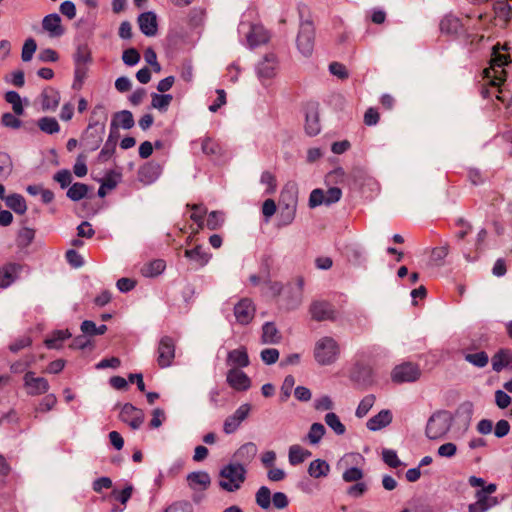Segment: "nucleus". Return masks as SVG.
<instances>
[{
  "mask_svg": "<svg viewBox=\"0 0 512 512\" xmlns=\"http://www.w3.org/2000/svg\"><path fill=\"white\" fill-rule=\"evenodd\" d=\"M166 264L164 260L156 259L145 263L141 267V274L145 277H155L160 275L165 270Z\"/></svg>",
  "mask_w": 512,
  "mask_h": 512,
  "instance_id": "obj_31",
  "label": "nucleus"
},
{
  "mask_svg": "<svg viewBox=\"0 0 512 512\" xmlns=\"http://www.w3.org/2000/svg\"><path fill=\"white\" fill-rule=\"evenodd\" d=\"M296 210H297V208L280 207V211L278 214V225L279 226L290 225L295 219Z\"/></svg>",
  "mask_w": 512,
  "mask_h": 512,
  "instance_id": "obj_44",
  "label": "nucleus"
},
{
  "mask_svg": "<svg viewBox=\"0 0 512 512\" xmlns=\"http://www.w3.org/2000/svg\"><path fill=\"white\" fill-rule=\"evenodd\" d=\"M419 367L412 363H403L396 366L391 374L392 380L396 383L413 382L420 378Z\"/></svg>",
  "mask_w": 512,
  "mask_h": 512,
  "instance_id": "obj_9",
  "label": "nucleus"
},
{
  "mask_svg": "<svg viewBox=\"0 0 512 512\" xmlns=\"http://www.w3.org/2000/svg\"><path fill=\"white\" fill-rule=\"evenodd\" d=\"M310 313L316 321L335 320L336 311L333 306L326 301H315L310 306Z\"/></svg>",
  "mask_w": 512,
  "mask_h": 512,
  "instance_id": "obj_14",
  "label": "nucleus"
},
{
  "mask_svg": "<svg viewBox=\"0 0 512 512\" xmlns=\"http://www.w3.org/2000/svg\"><path fill=\"white\" fill-rule=\"evenodd\" d=\"M295 385V379L292 375H288L285 377L283 384L281 386V400L286 401L292 392V389Z\"/></svg>",
  "mask_w": 512,
  "mask_h": 512,
  "instance_id": "obj_56",
  "label": "nucleus"
},
{
  "mask_svg": "<svg viewBox=\"0 0 512 512\" xmlns=\"http://www.w3.org/2000/svg\"><path fill=\"white\" fill-rule=\"evenodd\" d=\"M497 489L493 483L486 485L475 494L476 502L469 505V512H485L498 504L497 497L491 496Z\"/></svg>",
  "mask_w": 512,
  "mask_h": 512,
  "instance_id": "obj_5",
  "label": "nucleus"
},
{
  "mask_svg": "<svg viewBox=\"0 0 512 512\" xmlns=\"http://www.w3.org/2000/svg\"><path fill=\"white\" fill-rule=\"evenodd\" d=\"M437 452H438V455L441 457L451 458L456 454L457 446L454 443L448 442V443L442 444L438 448Z\"/></svg>",
  "mask_w": 512,
  "mask_h": 512,
  "instance_id": "obj_61",
  "label": "nucleus"
},
{
  "mask_svg": "<svg viewBox=\"0 0 512 512\" xmlns=\"http://www.w3.org/2000/svg\"><path fill=\"white\" fill-rule=\"evenodd\" d=\"M281 339L280 332L272 322H267L262 326V342L264 344L278 343Z\"/></svg>",
  "mask_w": 512,
  "mask_h": 512,
  "instance_id": "obj_32",
  "label": "nucleus"
},
{
  "mask_svg": "<svg viewBox=\"0 0 512 512\" xmlns=\"http://www.w3.org/2000/svg\"><path fill=\"white\" fill-rule=\"evenodd\" d=\"M57 403V398L53 394L46 395L39 404L38 410L46 412L51 410Z\"/></svg>",
  "mask_w": 512,
  "mask_h": 512,
  "instance_id": "obj_63",
  "label": "nucleus"
},
{
  "mask_svg": "<svg viewBox=\"0 0 512 512\" xmlns=\"http://www.w3.org/2000/svg\"><path fill=\"white\" fill-rule=\"evenodd\" d=\"M187 484L193 491H205L211 484L210 476L207 472H191L187 475Z\"/></svg>",
  "mask_w": 512,
  "mask_h": 512,
  "instance_id": "obj_20",
  "label": "nucleus"
},
{
  "mask_svg": "<svg viewBox=\"0 0 512 512\" xmlns=\"http://www.w3.org/2000/svg\"><path fill=\"white\" fill-rule=\"evenodd\" d=\"M132 493H133V486L132 485H127L124 489L122 490H116L114 489L112 492H111V497L116 500V501H119L121 503V505L123 506L120 511H123L126 507V504L127 502L129 501V499L131 498L132 496Z\"/></svg>",
  "mask_w": 512,
  "mask_h": 512,
  "instance_id": "obj_40",
  "label": "nucleus"
},
{
  "mask_svg": "<svg viewBox=\"0 0 512 512\" xmlns=\"http://www.w3.org/2000/svg\"><path fill=\"white\" fill-rule=\"evenodd\" d=\"M325 422L338 435H342L346 431V428L340 421L339 417L333 412L326 414Z\"/></svg>",
  "mask_w": 512,
  "mask_h": 512,
  "instance_id": "obj_45",
  "label": "nucleus"
},
{
  "mask_svg": "<svg viewBox=\"0 0 512 512\" xmlns=\"http://www.w3.org/2000/svg\"><path fill=\"white\" fill-rule=\"evenodd\" d=\"M297 46L300 52L305 56L312 53L314 46V31L310 24L306 23L301 26L297 37Z\"/></svg>",
  "mask_w": 512,
  "mask_h": 512,
  "instance_id": "obj_12",
  "label": "nucleus"
},
{
  "mask_svg": "<svg viewBox=\"0 0 512 512\" xmlns=\"http://www.w3.org/2000/svg\"><path fill=\"white\" fill-rule=\"evenodd\" d=\"M114 122L117 126L124 129H130L134 126V118L130 111L123 110L118 112L114 117Z\"/></svg>",
  "mask_w": 512,
  "mask_h": 512,
  "instance_id": "obj_42",
  "label": "nucleus"
},
{
  "mask_svg": "<svg viewBox=\"0 0 512 512\" xmlns=\"http://www.w3.org/2000/svg\"><path fill=\"white\" fill-rule=\"evenodd\" d=\"M342 196V191L337 187L329 188L324 192L325 204L338 202Z\"/></svg>",
  "mask_w": 512,
  "mask_h": 512,
  "instance_id": "obj_62",
  "label": "nucleus"
},
{
  "mask_svg": "<svg viewBox=\"0 0 512 512\" xmlns=\"http://www.w3.org/2000/svg\"><path fill=\"white\" fill-rule=\"evenodd\" d=\"M37 125L42 132L47 134H55L60 131V125L53 117H42L38 120Z\"/></svg>",
  "mask_w": 512,
  "mask_h": 512,
  "instance_id": "obj_37",
  "label": "nucleus"
},
{
  "mask_svg": "<svg viewBox=\"0 0 512 512\" xmlns=\"http://www.w3.org/2000/svg\"><path fill=\"white\" fill-rule=\"evenodd\" d=\"M61 100L58 90L46 87L40 95V104L44 111H55Z\"/></svg>",
  "mask_w": 512,
  "mask_h": 512,
  "instance_id": "obj_19",
  "label": "nucleus"
},
{
  "mask_svg": "<svg viewBox=\"0 0 512 512\" xmlns=\"http://www.w3.org/2000/svg\"><path fill=\"white\" fill-rule=\"evenodd\" d=\"M223 221V215L219 212L214 211L208 215L206 223L204 225L210 230H215L222 225Z\"/></svg>",
  "mask_w": 512,
  "mask_h": 512,
  "instance_id": "obj_53",
  "label": "nucleus"
},
{
  "mask_svg": "<svg viewBox=\"0 0 512 512\" xmlns=\"http://www.w3.org/2000/svg\"><path fill=\"white\" fill-rule=\"evenodd\" d=\"M6 205L15 213L24 214L27 210L25 199L20 194H11L5 198Z\"/></svg>",
  "mask_w": 512,
  "mask_h": 512,
  "instance_id": "obj_34",
  "label": "nucleus"
},
{
  "mask_svg": "<svg viewBox=\"0 0 512 512\" xmlns=\"http://www.w3.org/2000/svg\"><path fill=\"white\" fill-rule=\"evenodd\" d=\"M440 29L442 32L452 35H462L466 36V25L465 21L462 22L459 18L454 16H446L442 19L440 23Z\"/></svg>",
  "mask_w": 512,
  "mask_h": 512,
  "instance_id": "obj_21",
  "label": "nucleus"
},
{
  "mask_svg": "<svg viewBox=\"0 0 512 512\" xmlns=\"http://www.w3.org/2000/svg\"><path fill=\"white\" fill-rule=\"evenodd\" d=\"M508 367L512 368V352L509 349H500L492 357V368L494 371L500 372Z\"/></svg>",
  "mask_w": 512,
  "mask_h": 512,
  "instance_id": "obj_25",
  "label": "nucleus"
},
{
  "mask_svg": "<svg viewBox=\"0 0 512 512\" xmlns=\"http://www.w3.org/2000/svg\"><path fill=\"white\" fill-rule=\"evenodd\" d=\"M449 417L445 412L434 413L428 420L426 435L430 439H439L449 430Z\"/></svg>",
  "mask_w": 512,
  "mask_h": 512,
  "instance_id": "obj_6",
  "label": "nucleus"
},
{
  "mask_svg": "<svg viewBox=\"0 0 512 512\" xmlns=\"http://www.w3.org/2000/svg\"><path fill=\"white\" fill-rule=\"evenodd\" d=\"M258 451L257 446L252 443L248 442L243 444L234 454V457L237 461L248 464L250 463L254 457L256 456Z\"/></svg>",
  "mask_w": 512,
  "mask_h": 512,
  "instance_id": "obj_29",
  "label": "nucleus"
},
{
  "mask_svg": "<svg viewBox=\"0 0 512 512\" xmlns=\"http://www.w3.org/2000/svg\"><path fill=\"white\" fill-rule=\"evenodd\" d=\"M329 471V464L321 459L312 461L308 468V473L313 478L325 477L328 475Z\"/></svg>",
  "mask_w": 512,
  "mask_h": 512,
  "instance_id": "obj_33",
  "label": "nucleus"
},
{
  "mask_svg": "<svg viewBox=\"0 0 512 512\" xmlns=\"http://www.w3.org/2000/svg\"><path fill=\"white\" fill-rule=\"evenodd\" d=\"M246 470L240 463H230L220 472V486L226 491L238 490L245 481Z\"/></svg>",
  "mask_w": 512,
  "mask_h": 512,
  "instance_id": "obj_3",
  "label": "nucleus"
},
{
  "mask_svg": "<svg viewBox=\"0 0 512 512\" xmlns=\"http://www.w3.org/2000/svg\"><path fill=\"white\" fill-rule=\"evenodd\" d=\"M270 499H271L270 490L267 487L262 486L256 493L257 504L260 507L267 509L270 506Z\"/></svg>",
  "mask_w": 512,
  "mask_h": 512,
  "instance_id": "obj_51",
  "label": "nucleus"
},
{
  "mask_svg": "<svg viewBox=\"0 0 512 512\" xmlns=\"http://www.w3.org/2000/svg\"><path fill=\"white\" fill-rule=\"evenodd\" d=\"M18 117L15 113H4L1 117V124L8 128L18 129L22 125V121Z\"/></svg>",
  "mask_w": 512,
  "mask_h": 512,
  "instance_id": "obj_50",
  "label": "nucleus"
},
{
  "mask_svg": "<svg viewBox=\"0 0 512 512\" xmlns=\"http://www.w3.org/2000/svg\"><path fill=\"white\" fill-rule=\"evenodd\" d=\"M340 355V346L332 337H322L314 348V357L320 365L333 364Z\"/></svg>",
  "mask_w": 512,
  "mask_h": 512,
  "instance_id": "obj_4",
  "label": "nucleus"
},
{
  "mask_svg": "<svg viewBox=\"0 0 512 512\" xmlns=\"http://www.w3.org/2000/svg\"><path fill=\"white\" fill-rule=\"evenodd\" d=\"M165 512H192V507L187 502H176L170 505Z\"/></svg>",
  "mask_w": 512,
  "mask_h": 512,
  "instance_id": "obj_64",
  "label": "nucleus"
},
{
  "mask_svg": "<svg viewBox=\"0 0 512 512\" xmlns=\"http://www.w3.org/2000/svg\"><path fill=\"white\" fill-rule=\"evenodd\" d=\"M42 28L49 34L51 38H58L65 32L61 24V17L58 14H49L42 20Z\"/></svg>",
  "mask_w": 512,
  "mask_h": 512,
  "instance_id": "obj_18",
  "label": "nucleus"
},
{
  "mask_svg": "<svg viewBox=\"0 0 512 512\" xmlns=\"http://www.w3.org/2000/svg\"><path fill=\"white\" fill-rule=\"evenodd\" d=\"M251 411L249 404H242L233 415L227 417L223 424V431L226 434L234 433L241 425V423L248 417Z\"/></svg>",
  "mask_w": 512,
  "mask_h": 512,
  "instance_id": "obj_11",
  "label": "nucleus"
},
{
  "mask_svg": "<svg viewBox=\"0 0 512 512\" xmlns=\"http://www.w3.org/2000/svg\"><path fill=\"white\" fill-rule=\"evenodd\" d=\"M69 337L70 334L67 330H59L54 332L49 338L45 340V345L50 349H58L62 346L63 341Z\"/></svg>",
  "mask_w": 512,
  "mask_h": 512,
  "instance_id": "obj_38",
  "label": "nucleus"
},
{
  "mask_svg": "<svg viewBox=\"0 0 512 512\" xmlns=\"http://www.w3.org/2000/svg\"><path fill=\"white\" fill-rule=\"evenodd\" d=\"M191 208L192 213L190 215L191 220H193L197 225V229L193 231V234H196L199 232V230L203 229L204 227V216L206 214V208L202 205H187Z\"/></svg>",
  "mask_w": 512,
  "mask_h": 512,
  "instance_id": "obj_36",
  "label": "nucleus"
},
{
  "mask_svg": "<svg viewBox=\"0 0 512 512\" xmlns=\"http://www.w3.org/2000/svg\"><path fill=\"white\" fill-rule=\"evenodd\" d=\"M20 266L15 263H7L0 267V288H7L16 279Z\"/></svg>",
  "mask_w": 512,
  "mask_h": 512,
  "instance_id": "obj_24",
  "label": "nucleus"
},
{
  "mask_svg": "<svg viewBox=\"0 0 512 512\" xmlns=\"http://www.w3.org/2000/svg\"><path fill=\"white\" fill-rule=\"evenodd\" d=\"M227 383L237 391L249 389L251 381L249 377L238 368H231L227 373Z\"/></svg>",
  "mask_w": 512,
  "mask_h": 512,
  "instance_id": "obj_16",
  "label": "nucleus"
},
{
  "mask_svg": "<svg viewBox=\"0 0 512 512\" xmlns=\"http://www.w3.org/2000/svg\"><path fill=\"white\" fill-rule=\"evenodd\" d=\"M120 419L133 429H137L143 422L144 414L141 409L127 403L121 409Z\"/></svg>",
  "mask_w": 512,
  "mask_h": 512,
  "instance_id": "obj_15",
  "label": "nucleus"
},
{
  "mask_svg": "<svg viewBox=\"0 0 512 512\" xmlns=\"http://www.w3.org/2000/svg\"><path fill=\"white\" fill-rule=\"evenodd\" d=\"M122 59L126 65L133 66L139 62L140 54L136 49L129 48L123 52Z\"/></svg>",
  "mask_w": 512,
  "mask_h": 512,
  "instance_id": "obj_57",
  "label": "nucleus"
},
{
  "mask_svg": "<svg viewBox=\"0 0 512 512\" xmlns=\"http://www.w3.org/2000/svg\"><path fill=\"white\" fill-rule=\"evenodd\" d=\"M362 478V470L356 467L349 468L343 473V480L345 482H359Z\"/></svg>",
  "mask_w": 512,
  "mask_h": 512,
  "instance_id": "obj_58",
  "label": "nucleus"
},
{
  "mask_svg": "<svg viewBox=\"0 0 512 512\" xmlns=\"http://www.w3.org/2000/svg\"><path fill=\"white\" fill-rule=\"evenodd\" d=\"M324 434H325L324 426L320 423H314L310 427L309 433L307 435V440L311 444H316L321 440V438L323 437Z\"/></svg>",
  "mask_w": 512,
  "mask_h": 512,
  "instance_id": "obj_47",
  "label": "nucleus"
},
{
  "mask_svg": "<svg viewBox=\"0 0 512 512\" xmlns=\"http://www.w3.org/2000/svg\"><path fill=\"white\" fill-rule=\"evenodd\" d=\"M323 203H325L324 191L321 189H314L309 197V206L314 208Z\"/></svg>",
  "mask_w": 512,
  "mask_h": 512,
  "instance_id": "obj_60",
  "label": "nucleus"
},
{
  "mask_svg": "<svg viewBox=\"0 0 512 512\" xmlns=\"http://www.w3.org/2000/svg\"><path fill=\"white\" fill-rule=\"evenodd\" d=\"M279 358V352L275 348L264 349L261 352V359L264 363L270 365L275 363Z\"/></svg>",
  "mask_w": 512,
  "mask_h": 512,
  "instance_id": "obj_59",
  "label": "nucleus"
},
{
  "mask_svg": "<svg viewBox=\"0 0 512 512\" xmlns=\"http://www.w3.org/2000/svg\"><path fill=\"white\" fill-rule=\"evenodd\" d=\"M151 106L161 112L167 111L171 104L173 97L170 94H156L151 95Z\"/></svg>",
  "mask_w": 512,
  "mask_h": 512,
  "instance_id": "obj_35",
  "label": "nucleus"
},
{
  "mask_svg": "<svg viewBox=\"0 0 512 512\" xmlns=\"http://www.w3.org/2000/svg\"><path fill=\"white\" fill-rule=\"evenodd\" d=\"M310 456L311 452L300 445L295 444L290 446L289 448L288 458L289 463L292 466H296L303 463Z\"/></svg>",
  "mask_w": 512,
  "mask_h": 512,
  "instance_id": "obj_30",
  "label": "nucleus"
},
{
  "mask_svg": "<svg viewBox=\"0 0 512 512\" xmlns=\"http://www.w3.org/2000/svg\"><path fill=\"white\" fill-rule=\"evenodd\" d=\"M236 322L240 325H248L255 316L256 307L249 298L240 299L233 309Z\"/></svg>",
  "mask_w": 512,
  "mask_h": 512,
  "instance_id": "obj_8",
  "label": "nucleus"
},
{
  "mask_svg": "<svg viewBox=\"0 0 512 512\" xmlns=\"http://www.w3.org/2000/svg\"><path fill=\"white\" fill-rule=\"evenodd\" d=\"M375 403V396L374 395H367L365 396L361 402L359 403L357 409H356V416L358 418H363L367 415V413L370 411V409L373 407Z\"/></svg>",
  "mask_w": 512,
  "mask_h": 512,
  "instance_id": "obj_46",
  "label": "nucleus"
},
{
  "mask_svg": "<svg viewBox=\"0 0 512 512\" xmlns=\"http://www.w3.org/2000/svg\"><path fill=\"white\" fill-rule=\"evenodd\" d=\"M298 187L295 182H288L281 190L279 205L280 207L297 208Z\"/></svg>",
  "mask_w": 512,
  "mask_h": 512,
  "instance_id": "obj_17",
  "label": "nucleus"
},
{
  "mask_svg": "<svg viewBox=\"0 0 512 512\" xmlns=\"http://www.w3.org/2000/svg\"><path fill=\"white\" fill-rule=\"evenodd\" d=\"M383 461L392 468H397L401 465L397 453L394 450L384 449L382 452Z\"/></svg>",
  "mask_w": 512,
  "mask_h": 512,
  "instance_id": "obj_54",
  "label": "nucleus"
},
{
  "mask_svg": "<svg viewBox=\"0 0 512 512\" xmlns=\"http://www.w3.org/2000/svg\"><path fill=\"white\" fill-rule=\"evenodd\" d=\"M509 63V55L501 53L498 46H494L490 66L484 69V83L480 93L485 99L495 97L496 101L504 106L506 112L512 117V93L501 87L505 81L504 66Z\"/></svg>",
  "mask_w": 512,
  "mask_h": 512,
  "instance_id": "obj_2",
  "label": "nucleus"
},
{
  "mask_svg": "<svg viewBox=\"0 0 512 512\" xmlns=\"http://www.w3.org/2000/svg\"><path fill=\"white\" fill-rule=\"evenodd\" d=\"M88 193V186L83 183H74L67 191V196L73 201L83 199Z\"/></svg>",
  "mask_w": 512,
  "mask_h": 512,
  "instance_id": "obj_43",
  "label": "nucleus"
},
{
  "mask_svg": "<svg viewBox=\"0 0 512 512\" xmlns=\"http://www.w3.org/2000/svg\"><path fill=\"white\" fill-rule=\"evenodd\" d=\"M487 235H488V233L485 229H481L477 233L476 242H475V250L473 252L470 251L467 254L468 259L475 260L478 258L479 251L482 249L483 244L486 241Z\"/></svg>",
  "mask_w": 512,
  "mask_h": 512,
  "instance_id": "obj_48",
  "label": "nucleus"
},
{
  "mask_svg": "<svg viewBox=\"0 0 512 512\" xmlns=\"http://www.w3.org/2000/svg\"><path fill=\"white\" fill-rule=\"evenodd\" d=\"M175 357V341L169 336H163L157 348V363L161 368L170 366Z\"/></svg>",
  "mask_w": 512,
  "mask_h": 512,
  "instance_id": "obj_7",
  "label": "nucleus"
},
{
  "mask_svg": "<svg viewBox=\"0 0 512 512\" xmlns=\"http://www.w3.org/2000/svg\"><path fill=\"white\" fill-rule=\"evenodd\" d=\"M227 365L233 368H242L249 365V357L244 347L234 349L228 353Z\"/></svg>",
  "mask_w": 512,
  "mask_h": 512,
  "instance_id": "obj_23",
  "label": "nucleus"
},
{
  "mask_svg": "<svg viewBox=\"0 0 512 512\" xmlns=\"http://www.w3.org/2000/svg\"><path fill=\"white\" fill-rule=\"evenodd\" d=\"M23 380L24 387L29 395H41L46 393L49 389L48 381L43 377H37L34 372H27Z\"/></svg>",
  "mask_w": 512,
  "mask_h": 512,
  "instance_id": "obj_10",
  "label": "nucleus"
},
{
  "mask_svg": "<svg viewBox=\"0 0 512 512\" xmlns=\"http://www.w3.org/2000/svg\"><path fill=\"white\" fill-rule=\"evenodd\" d=\"M392 421V414L389 410H382L367 421V428L372 431L380 430L388 426Z\"/></svg>",
  "mask_w": 512,
  "mask_h": 512,
  "instance_id": "obj_26",
  "label": "nucleus"
},
{
  "mask_svg": "<svg viewBox=\"0 0 512 512\" xmlns=\"http://www.w3.org/2000/svg\"><path fill=\"white\" fill-rule=\"evenodd\" d=\"M37 48L36 42L34 39L29 38L25 41L23 48H22V60L23 61H30L32 59L33 54L35 53Z\"/></svg>",
  "mask_w": 512,
  "mask_h": 512,
  "instance_id": "obj_55",
  "label": "nucleus"
},
{
  "mask_svg": "<svg viewBox=\"0 0 512 512\" xmlns=\"http://www.w3.org/2000/svg\"><path fill=\"white\" fill-rule=\"evenodd\" d=\"M465 360L476 367L482 368L488 364L489 357L486 352L480 351L465 354Z\"/></svg>",
  "mask_w": 512,
  "mask_h": 512,
  "instance_id": "obj_41",
  "label": "nucleus"
},
{
  "mask_svg": "<svg viewBox=\"0 0 512 512\" xmlns=\"http://www.w3.org/2000/svg\"><path fill=\"white\" fill-rule=\"evenodd\" d=\"M269 40L268 31L261 25L251 26L250 32L247 35V41L250 46H257L264 44Z\"/></svg>",
  "mask_w": 512,
  "mask_h": 512,
  "instance_id": "obj_27",
  "label": "nucleus"
},
{
  "mask_svg": "<svg viewBox=\"0 0 512 512\" xmlns=\"http://www.w3.org/2000/svg\"><path fill=\"white\" fill-rule=\"evenodd\" d=\"M5 101L12 105L13 112L21 116L24 114V107L20 95L15 91L6 92Z\"/></svg>",
  "mask_w": 512,
  "mask_h": 512,
  "instance_id": "obj_39",
  "label": "nucleus"
},
{
  "mask_svg": "<svg viewBox=\"0 0 512 512\" xmlns=\"http://www.w3.org/2000/svg\"><path fill=\"white\" fill-rule=\"evenodd\" d=\"M138 25L141 32L146 36L156 35L158 29L156 14L153 12L142 13L138 17Z\"/></svg>",
  "mask_w": 512,
  "mask_h": 512,
  "instance_id": "obj_22",
  "label": "nucleus"
},
{
  "mask_svg": "<svg viewBox=\"0 0 512 512\" xmlns=\"http://www.w3.org/2000/svg\"><path fill=\"white\" fill-rule=\"evenodd\" d=\"M449 253L448 246L435 247L431 250L430 262L433 265H440Z\"/></svg>",
  "mask_w": 512,
  "mask_h": 512,
  "instance_id": "obj_49",
  "label": "nucleus"
},
{
  "mask_svg": "<svg viewBox=\"0 0 512 512\" xmlns=\"http://www.w3.org/2000/svg\"><path fill=\"white\" fill-rule=\"evenodd\" d=\"M261 183L266 186V192L272 194L277 187L276 177L269 171H265L261 175Z\"/></svg>",
  "mask_w": 512,
  "mask_h": 512,
  "instance_id": "obj_52",
  "label": "nucleus"
},
{
  "mask_svg": "<svg viewBox=\"0 0 512 512\" xmlns=\"http://www.w3.org/2000/svg\"><path fill=\"white\" fill-rule=\"evenodd\" d=\"M184 254L191 261L195 262L198 267L205 266L211 258V255L201 245H196L193 249H186Z\"/></svg>",
  "mask_w": 512,
  "mask_h": 512,
  "instance_id": "obj_28",
  "label": "nucleus"
},
{
  "mask_svg": "<svg viewBox=\"0 0 512 512\" xmlns=\"http://www.w3.org/2000/svg\"><path fill=\"white\" fill-rule=\"evenodd\" d=\"M512 17V7L507 2H497L493 8L476 16L466 15V38L471 44L490 38L497 28H505Z\"/></svg>",
  "mask_w": 512,
  "mask_h": 512,
  "instance_id": "obj_1",
  "label": "nucleus"
},
{
  "mask_svg": "<svg viewBox=\"0 0 512 512\" xmlns=\"http://www.w3.org/2000/svg\"><path fill=\"white\" fill-rule=\"evenodd\" d=\"M278 71V60L273 53L265 55L258 64V76L262 82L274 78Z\"/></svg>",
  "mask_w": 512,
  "mask_h": 512,
  "instance_id": "obj_13",
  "label": "nucleus"
}]
</instances>
